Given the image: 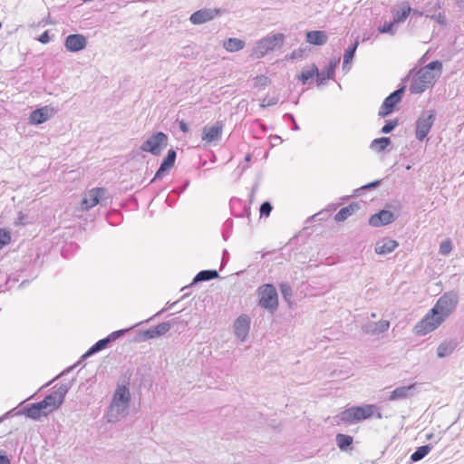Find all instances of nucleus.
Wrapping results in <instances>:
<instances>
[{
	"mask_svg": "<svg viewBox=\"0 0 464 464\" xmlns=\"http://www.w3.org/2000/svg\"><path fill=\"white\" fill-rule=\"evenodd\" d=\"M356 47H357V44H355L352 48H349L348 50H346V52L344 53V57H343L344 63H348L353 59V56Z\"/></svg>",
	"mask_w": 464,
	"mask_h": 464,
	"instance_id": "nucleus-39",
	"label": "nucleus"
},
{
	"mask_svg": "<svg viewBox=\"0 0 464 464\" xmlns=\"http://www.w3.org/2000/svg\"><path fill=\"white\" fill-rule=\"evenodd\" d=\"M358 208L359 207L356 203L350 204L349 206L341 208L336 213L334 219L337 222L344 221L348 217L352 216Z\"/></svg>",
	"mask_w": 464,
	"mask_h": 464,
	"instance_id": "nucleus-25",
	"label": "nucleus"
},
{
	"mask_svg": "<svg viewBox=\"0 0 464 464\" xmlns=\"http://www.w3.org/2000/svg\"><path fill=\"white\" fill-rule=\"evenodd\" d=\"M391 143V140L387 137L375 139L372 141L371 148L376 151L384 150Z\"/></svg>",
	"mask_w": 464,
	"mask_h": 464,
	"instance_id": "nucleus-30",
	"label": "nucleus"
},
{
	"mask_svg": "<svg viewBox=\"0 0 464 464\" xmlns=\"http://www.w3.org/2000/svg\"><path fill=\"white\" fill-rule=\"evenodd\" d=\"M218 276V274L216 270H203L196 276L195 281H207L217 278Z\"/></svg>",
	"mask_w": 464,
	"mask_h": 464,
	"instance_id": "nucleus-32",
	"label": "nucleus"
},
{
	"mask_svg": "<svg viewBox=\"0 0 464 464\" xmlns=\"http://www.w3.org/2000/svg\"><path fill=\"white\" fill-rule=\"evenodd\" d=\"M403 92L404 88L398 89L384 100L379 110L381 117H385L393 111L395 106L401 102Z\"/></svg>",
	"mask_w": 464,
	"mask_h": 464,
	"instance_id": "nucleus-10",
	"label": "nucleus"
},
{
	"mask_svg": "<svg viewBox=\"0 0 464 464\" xmlns=\"http://www.w3.org/2000/svg\"><path fill=\"white\" fill-rule=\"evenodd\" d=\"M54 113L53 108L44 106L30 113L29 122L33 125H39L45 122Z\"/></svg>",
	"mask_w": 464,
	"mask_h": 464,
	"instance_id": "nucleus-14",
	"label": "nucleus"
},
{
	"mask_svg": "<svg viewBox=\"0 0 464 464\" xmlns=\"http://www.w3.org/2000/svg\"><path fill=\"white\" fill-rule=\"evenodd\" d=\"M411 8L408 4H403L401 10L393 11L392 16L394 23L399 24L404 22L409 16Z\"/></svg>",
	"mask_w": 464,
	"mask_h": 464,
	"instance_id": "nucleus-28",
	"label": "nucleus"
},
{
	"mask_svg": "<svg viewBox=\"0 0 464 464\" xmlns=\"http://www.w3.org/2000/svg\"><path fill=\"white\" fill-rule=\"evenodd\" d=\"M452 250V242L450 239H446L441 242L440 246V252L442 255H448Z\"/></svg>",
	"mask_w": 464,
	"mask_h": 464,
	"instance_id": "nucleus-36",
	"label": "nucleus"
},
{
	"mask_svg": "<svg viewBox=\"0 0 464 464\" xmlns=\"http://www.w3.org/2000/svg\"><path fill=\"white\" fill-rule=\"evenodd\" d=\"M435 121V111H430L422 114L416 121V139L423 140L429 134Z\"/></svg>",
	"mask_w": 464,
	"mask_h": 464,
	"instance_id": "nucleus-9",
	"label": "nucleus"
},
{
	"mask_svg": "<svg viewBox=\"0 0 464 464\" xmlns=\"http://www.w3.org/2000/svg\"><path fill=\"white\" fill-rule=\"evenodd\" d=\"M376 414L378 419L382 418V413L374 404H366L363 406H354L342 411L340 419L343 422L352 423L355 421L369 419Z\"/></svg>",
	"mask_w": 464,
	"mask_h": 464,
	"instance_id": "nucleus-4",
	"label": "nucleus"
},
{
	"mask_svg": "<svg viewBox=\"0 0 464 464\" xmlns=\"http://www.w3.org/2000/svg\"><path fill=\"white\" fill-rule=\"evenodd\" d=\"M415 388V384H411L409 386H401L394 389L390 396V401H398L408 398L411 395V391Z\"/></svg>",
	"mask_w": 464,
	"mask_h": 464,
	"instance_id": "nucleus-21",
	"label": "nucleus"
},
{
	"mask_svg": "<svg viewBox=\"0 0 464 464\" xmlns=\"http://www.w3.org/2000/svg\"><path fill=\"white\" fill-rule=\"evenodd\" d=\"M121 331H118V332H113L111 334H110L109 337L105 338V339H102L100 341H98L89 351V353H96V352H99L102 349H104L108 343L111 340H115L116 338H118L120 335H121Z\"/></svg>",
	"mask_w": 464,
	"mask_h": 464,
	"instance_id": "nucleus-26",
	"label": "nucleus"
},
{
	"mask_svg": "<svg viewBox=\"0 0 464 464\" xmlns=\"http://www.w3.org/2000/svg\"><path fill=\"white\" fill-rule=\"evenodd\" d=\"M390 327V322L388 320H380L375 322L370 326L368 333L372 334H378L386 332Z\"/></svg>",
	"mask_w": 464,
	"mask_h": 464,
	"instance_id": "nucleus-29",
	"label": "nucleus"
},
{
	"mask_svg": "<svg viewBox=\"0 0 464 464\" xmlns=\"http://www.w3.org/2000/svg\"><path fill=\"white\" fill-rule=\"evenodd\" d=\"M220 14L219 9H201L190 15V22L194 24H201L213 20Z\"/></svg>",
	"mask_w": 464,
	"mask_h": 464,
	"instance_id": "nucleus-13",
	"label": "nucleus"
},
{
	"mask_svg": "<svg viewBox=\"0 0 464 464\" xmlns=\"http://www.w3.org/2000/svg\"><path fill=\"white\" fill-rule=\"evenodd\" d=\"M64 45L70 52H79L86 47L87 40L80 34H70L66 37Z\"/></svg>",
	"mask_w": 464,
	"mask_h": 464,
	"instance_id": "nucleus-15",
	"label": "nucleus"
},
{
	"mask_svg": "<svg viewBox=\"0 0 464 464\" xmlns=\"http://www.w3.org/2000/svg\"><path fill=\"white\" fill-rule=\"evenodd\" d=\"M278 102V99L276 98V97H271L269 99H263L262 102H261V106L262 107H266V106H271V105H275Z\"/></svg>",
	"mask_w": 464,
	"mask_h": 464,
	"instance_id": "nucleus-41",
	"label": "nucleus"
},
{
	"mask_svg": "<svg viewBox=\"0 0 464 464\" xmlns=\"http://www.w3.org/2000/svg\"><path fill=\"white\" fill-rule=\"evenodd\" d=\"M396 125H397L396 121H389L382 127V131L383 133H389L396 127Z\"/></svg>",
	"mask_w": 464,
	"mask_h": 464,
	"instance_id": "nucleus-42",
	"label": "nucleus"
},
{
	"mask_svg": "<svg viewBox=\"0 0 464 464\" xmlns=\"http://www.w3.org/2000/svg\"><path fill=\"white\" fill-rule=\"evenodd\" d=\"M176 160V151L174 150H169L168 151L167 157L163 160L162 163L160 164V169L157 170L153 180L160 179L166 171L170 169Z\"/></svg>",
	"mask_w": 464,
	"mask_h": 464,
	"instance_id": "nucleus-17",
	"label": "nucleus"
},
{
	"mask_svg": "<svg viewBox=\"0 0 464 464\" xmlns=\"http://www.w3.org/2000/svg\"><path fill=\"white\" fill-rule=\"evenodd\" d=\"M396 23H394V20L392 22L384 24L382 26L378 28L379 33L381 34H394L393 26Z\"/></svg>",
	"mask_w": 464,
	"mask_h": 464,
	"instance_id": "nucleus-37",
	"label": "nucleus"
},
{
	"mask_svg": "<svg viewBox=\"0 0 464 464\" xmlns=\"http://www.w3.org/2000/svg\"><path fill=\"white\" fill-rule=\"evenodd\" d=\"M284 34H276L260 39L256 42L255 47L251 50L250 56L253 59H260L268 52L282 46L284 43Z\"/></svg>",
	"mask_w": 464,
	"mask_h": 464,
	"instance_id": "nucleus-5",
	"label": "nucleus"
},
{
	"mask_svg": "<svg viewBox=\"0 0 464 464\" xmlns=\"http://www.w3.org/2000/svg\"><path fill=\"white\" fill-rule=\"evenodd\" d=\"M442 63L433 61L417 72L411 79L410 91L411 93H421L431 87L440 76Z\"/></svg>",
	"mask_w": 464,
	"mask_h": 464,
	"instance_id": "nucleus-2",
	"label": "nucleus"
},
{
	"mask_svg": "<svg viewBox=\"0 0 464 464\" xmlns=\"http://www.w3.org/2000/svg\"><path fill=\"white\" fill-rule=\"evenodd\" d=\"M272 210V206L269 202H264L260 207V215L268 217Z\"/></svg>",
	"mask_w": 464,
	"mask_h": 464,
	"instance_id": "nucleus-40",
	"label": "nucleus"
},
{
	"mask_svg": "<svg viewBox=\"0 0 464 464\" xmlns=\"http://www.w3.org/2000/svg\"><path fill=\"white\" fill-rule=\"evenodd\" d=\"M246 45V43L238 38H228L224 41L223 47L226 51L229 53L238 52L242 50Z\"/></svg>",
	"mask_w": 464,
	"mask_h": 464,
	"instance_id": "nucleus-24",
	"label": "nucleus"
},
{
	"mask_svg": "<svg viewBox=\"0 0 464 464\" xmlns=\"http://www.w3.org/2000/svg\"><path fill=\"white\" fill-rule=\"evenodd\" d=\"M270 83V80L268 77L265 75H257L254 78V88L256 89H264L266 86H267Z\"/></svg>",
	"mask_w": 464,
	"mask_h": 464,
	"instance_id": "nucleus-34",
	"label": "nucleus"
},
{
	"mask_svg": "<svg viewBox=\"0 0 464 464\" xmlns=\"http://www.w3.org/2000/svg\"><path fill=\"white\" fill-rule=\"evenodd\" d=\"M336 66V62H331L329 68L326 71L325 76L320 77V83L323 82L325 79H331L334 76V69Z\"/></svg>",
	"mask_w": 464,
	"mask_h": 464,
	"instance_id": "nucleus-38",
	"label": "nucleus"
},
{
	"mask_svg": "<svg viewBox=\"0 0 464 464\" xmlns=\"http://www.w3.org/2000/svg\"><path fill=\"white\" fill-rule=\"evenodd\" d=\"M11 242V234L5 228H0V250Z\"/></svg>",
	"mask_w": 464,
	"mask_h": 464,
	"instance_id": "nucleus-35",
	"label": "nucleus"
},
{
	"mask_svg": "<svg viewBox=\"0 0 464 464\" xmlns=\"http://www.w3.org/2000/svg\"><path fill=\"white\" fill-rule=\"evenodd\" d=\"M249 159H250V156L248 155V156L246 158V160H249Z\"/></svg>",
	"mask_w": 464,
	"mask_h": 464,
	"instance_id": "nucleus-47",
	"label": "nucleus"
},
{
	"mask_svg": "<svg viewBox=\"0 0 464 464\" xmlns=\"http://www.w3.org/2000/svg\"><path fill=\"white\" fill-rule=\"evenodd\" d=\"M280 289H281V293L285 298H288L292 294L291 287L287 285H282L280 286Z\"/></svg>",
	"mask_w": 464,
	"mask_h": 464,
	"instance_id": "nucleus-43",
	"label": "nucleus"
},
{
	"mask_svg": "<svg viewBox=\"0 0 464 464\" xmlns=\"http://www.w3.org/2000/svg\"><path fill=\"white\" fill-rule=\"evenodd\" d=\"M394 220V215L389 210H381L379 213L373 214L369 219V223L372 227H382L391 224Z\"/></svg>",
	"mask_w": 464,
	"mask_h": 464,
	"instance_id": "nucleus-16",
	"label": "nucleus"
},
{
	"mask_svg": "<svg viewBox=\"0 0 464 464\" xmlns=\"http://www.w3.org/2000/svg\"><path fill=\"white\" fill-rule=\"evenodd\" d=\"M130 399V395L128 387L125 385L118 386L113 395L111 408H116L117 411H124L129 404Z\"/></svg>",
	"mask_w": 464,
	"mask_h": 464,
	"instance_id": "nucleus-11",
	"label": "nucleus"
},
{
	"mask_svg": "<svg viewBox=\"0 0 464 464\" xmlns=\"http://www.w3.org/2000/svg\"><path fill=\"white\" fill-rule=\"evenodd\" d=\"M457 304V297L451 294H444L434 306L414 326V333L426 335L437 328L452 314Z\"/></svg>",
	"mask_w": 464,
	"mask_h": 464,
	"instance_id": "nucleus-1",
	"label": "nucleus"
},
{
	"mask_svg": "<svg viewBox=\"0 0 464 464\" xmlns=\"http://www.w3.org/2000/svg\"><path fill=\"white\" fill-rule=\"evenodd\" d=\"M353 437L345 434H337L336 442L341 450H345L353 444Z\"/></svg>",
	"mask_w": 464,
	"mask_h": 464,
	"instance_id": "nucleus-31",
	"label": "nucleus"
},
{
	"mask_svg": "<svg viewBox=\"0 0 464 464\" xmlns=\"http://www.w3.org/2000/svg\"><path fill=\"white\" fill-rule=\"evenodd\" d=\"M328 40L327 34L324 31H309L306 33V42L314 45H323Z\"/></svg>",
	"mask_w": 464,
	"mask_h": 464,
	"instance_id": "nucleus-20",
	"label": "nucleus"
},
{
	"mask_svg": "<svg viewBox=\"0 0 464 464\" xmlns=\"http://www.w3.org/2000/svg\"><path fill=\"white\" fill-rule=\"evenodd\" d=\"M430 450V446L425 445L419 447L415 452H413L411 456V459L412 461H418L423 459Z\"/></svg>",
	"mask_w": 464,
	"mask_h": 464,
	"instance_id": "nucleus-33",
	"label": "nucleus"
},
{
	"mask_svg": "<svg viewBox=\"0 0 464 464\" xmlns=\"http://www.w3.org/2000/svg\"><path fill=\"white\" fill-rule=\"evenodd\" d=\"M0 464H10V460L5 455L0 454Z\"/></svg>",
	"mask_w": 464,
	"mask_h": 464,
	"instance_id": "nucleus-46",
	"label": "nucleus"
},
{
	"mask_svg": "<svg viewBox=\"0 0 464 464\" xmlns=\"http://www.w3.org/2000/svg\"><path fill=\"white\" fill-rule=\"evenodd\" d=\"M225 124L218 121L213 124H207L201 130V140L205 145H210L219 141L223 135Z\"/></svg>",
	"mask_w": 464,
	"mask_h": 464,
	"instance_id": "nucleus-6",
	"label": "nucleus"
},
{
	"mask_svg": "<svg viewBox=\"0 0 464 464\" xmlns=\"http://www.w3.org/2000/svg\"><path fill=\"white\" fill-rule=\"evenodd\" d=\"M105 189L102 188H94L88 191L82 200V208L88 210L100 203L101 198L104 196Z\"/></svg>",
	"mask_w": 464,
	"mask_h": 464,
	"instance_id": "nucleus-12",
	"label": "nucleus"
},
{
	"mask_svg": "<svg viewBox=\"0 0 464 464\" xmlns=\"http://www.w3.org/2000/svg\"><path fill=\"white\" fill-rule=\"evenodd\" d=\"M170 329V325L168 323L160 324L154 327L150 328L145 332V335L147 338L152 339L159 336H161L168 333Z\"/></svg>",
	"mask_w": 464,
	"mask_h": 464,
	"instance_id": "nucleus-22",
	"label": "nucleus"
},
{
	"mask_svg": "<svg viewBox=\"0 0 464 464\" xmlns=\"http://www.w3.org/2000/svg\"><path fill=\"white\" fill-rule=\"evenodd\" d=\"M398 246L397 241L391 238H382L375 245V252L379 255L392 253Z\"/></svg>",
	"mask_w": 464,
	"mask_h": 464,
	"instance_id": "nucleus-19",
	"label": "nucleus"
},
{
	"mask_svg": "<svg viewBox=\"0 0 464 464\" xmlns=\"http://www.w3.org/2000/svg\"><path fill=\"white\" fill-rule=\"evenodd\" d=\"M314 76L318 78V82H320L321 74L319 73L318 68L315 64H312L308 70L302 72L298 78L303 84H305L309 79Z\"/></svg>",
	"mask_w": 464,
	"mask_h": 464,
	"instance_id": "nucleus-27",
	"label": "nucleus"
},
{
	"mask_svg": "<svg viewBox=\"0 0 464 464\" xmlns=\"http://www.w3.org/2000/svg\"><path fill=\"white\" fill-rule=\"evenodd\" d=\"M259 304L266 309H276L278 297L274 285L267 284L259 288Z\"/></svg>",
	"mask_w": 464,
	"mask_h": 464,
	"instance_id": "nucleus-8",
	"label": "nucleus"
},
{
	"mask_svg": "<svg viewBox=\"0 0 464 464\" xmlns=\"http://www.w3.org/2000/svg\"><path fill=\"white\" fill-rule=\"evenodd\" d=\"M38 40L43 44H47L50 42V36L47 31L44 32L38 38Z\"/></svg>",
	"mask_w": 464,
	"mask_h": 464,
	"instance_id": "nucleus-44",
	"label": "nucleus"
},
{
	"mask_svg": "<svg viewBox=\"0 0 464 464\" xmlns=\"http://www.w3.org/2000/svg\"><path fill=\"white\" fill-rule=\"evenodd\" d=\"M64 400V393L62 391H54L44 399L37 403L32 404L26 409V416L39 420L44 416H47L56 409H58Z\"/></svg>",
	"mask_w": 464,
	"mask_h": 464,
	"instance_id": "nucleus-3",
	"label": "nucleus"
},
{
	"mask_svg": "<svg viewBox=\"0 0 464 464\" xmlns=\"http://www.w3.org/2000/svg\"><path fill=\"white\" fill-rule=\"evenodd\" d=\"M168 145V136L161 132H156L151 135L140 147V150L145 152H150L153 155H160L161 150Z\"/></svg>",
	"mask_w": 464,
	"mask_h": 464,
	"instance_id": "nucleus-7",
	"label": "nucleus"
},
{
	"mask_svg": "<svg viewBox=\"0 0 464 464\" xmlns=\"http://www.w3.org/2000/svg\"><path fill=\"white\" fill-rule=\"evenodd\" d=\"M457 343L452 340H447L442 342L437 348V355L440 358H443L450 355L455 350Z\"/></svg>",
	"mask_w": 464,
	"mask_h": 464,
	"instance_id": "nucleus-23",
	"label": "nucleus"
},
{
	"mask_svg": "<svg viewBox=\"0 0 464 464\" xmlns=\"http://www.w3.org/2000/svg\"><path fill=\"white\" fill-rule=\"evenodd\" d=\"M179 129L183 132H188L189 130L188 125L184 121H179Z\"/></svg>",
	"mask_w": 464,
	"mask_h": 464,
	"instance_id": "nucleus-45",
	"label": "nucleus"
},
{
	"mask_svg": "<svg viewBox=\"0 0 464 464\" xmlns=\"http://www.w3.org/2000/svg\"><path fill=\"white\" fill-rule=\"evenodd\" d=\"M250 319L247 315H240L235 322V333L241 339L244 340L249 331Z\"/></svg>",
	"mask_w": 464,
	"mask_h": 464,
	"instance_id": "nucleus-18",
	"label": "nucleus"
}]
</instances>
